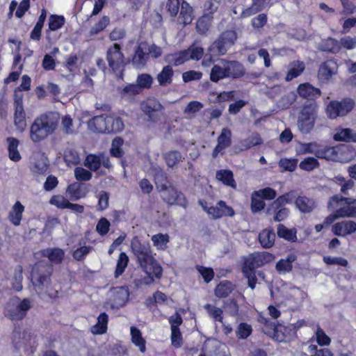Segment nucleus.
<instances>
[{"label":"nucleus","mask_w":356,"mask_h":356,"mask_svg":"<svg viewBox=\"0 0 356 356\" xmlns=\"http://www.w3.org/2000/svg\"><path fill=\"white\" fill-rule=\"evenodd\" d=\"M275 256L268 252H257L250 254L244 261V265L251 269H256L272 262Z\"/></svg>","instance_id":"obj_12"},{"label":"nucleus","mask_w":356,"mask_h":356,"mask_svg":"<svg viewBox=\"0 0 356 356\" xmlns=\"http://www.w3.org/2000/svg\"><path fill=\"white\" fill-rule=\"evenodd\" d=\"M261 143L262 139L260 135L257 132L252 133L250 137L242 140L240 143L243 149H248L253 146L259 145Z\"/></svg>","instance_id":"obj_47"},{"label":"nucleus","mask_w":356,"mask_h":356,"mask_svg":"<svg viewBox=\"0 0 356 356\" xmlns=\"http://www.w3.org/2000/svg\"><path fill=\"white\" fill-rule=\"evenodd\" d=\"M188 52V60H199L202 58L204 54V49L201 47H196L194 44L191 45L188 49H185Z\"/></svg>","instance_id":"obj_62"},{"label":"nucleus","mask_w":356,"mask_h":356,"mask_svg":"<svg viewBox=\"0 0 356 356\" xmlns=\"http://www.w3.org/2000/svg\"><path fill=\"white\" fill-rule=\"evenodd\" d=\"M24 211V207L19 201H17L13 205L11 211L9 213L8 218L10 221L15 226L20 225L22 213Z\"/></svg>","instance_id":"obj_32"},{"label":"nucleus","mask_w":356,"mask_h":356,"mask_svg":"<svg viewBox=\"0 0 356 356\" xmlns=\"http://www.w3.org/2000/svg\"><path fill=\"white\" fill-rule=\"evenodd\" d=\"M298 161L297 159H281L279 166L284 171L293 172L297 168Z\"/></svg>","instance_id":"obj_61"},{"label":"nucleus","mask_w":356,"mask_h":356,"mask_svg":"<svg viewBox=\"0 0 356 356\" xmlns=\"http://www.w3.org/2000/svg\"><path fill=\"white\" fill-rule=\"evenodd\" d=\"M277 236L288 241L295 242L297 241V231L295 228L288 229L282 224H279L277 230Z\"/></svg>","instance_id":"obj_40"},{"label":"nucleus","mask_w":356,"mask_h":356,"mask_svg":"<svg viewBox=\"0 0 356 356\" xmlns=\"http://www.w3.org/2000/svg\"><path fill=\"white\" fill-rule=\"evenodd\" d=\"M54 268L52 264L44 261L37 262L31 270V282L38 292H42L51 284Z\"/></svg>","instance_id":"obj_4"},{"label":"nucleus","mask_w":356,"mask_h":356,"mask_svg":"<svg viewBox=\"0 0 356 356\" xmlns=\"http://www.w3.org/2000/svg\"><path fill=\"white\" fill-rule=\"evenodd\" d=\"M129 261V257L125 252H122L120 254L114 273L115 278L119 277L123 274L126 268L127 267Z\"/></svg>","instance_id":"obj_46"},{"label":"nucleus","mask_w":356,"mask_h":356,"mask_svg":"<svg viewBox=\"0 0 356 356\" xmlns=\"http://www.w3.org/2000/svg\"><path fill=\"white\" fill-rule=\"evenodd\" d=\"M179 19V22L184 25L191 24L193 20V8L185 1L181 3Z\"/></svg>","instance_id":"obj_34"},{"label":"nucleus","mask_w":356,"mask_h":356,"mask_svg":"<svg viewBox=\"0 0 356 356\" xmlns=\"http://www.w3.org/2000/svg\"><path fill=\"white\" fill-rule=\"evenodd\" d=\"M140 108L147 117V121L156 122L159 120L157 113L163 110L164 107L157 99L150 97L140 104Z\"/></svg>","instance_id":"obj_9"},{"label":"nucleus","mask_w":356,"mask_h":356,"mask_svg":"<svg viewBox=\"0 0 356 356\" xmlns=\"http://www.w3.org/2000/svg\"><path fill=\"white\" fill-rule=\"evenodd\" d=\"M259 241L264 248L273 246L275 241V234L272 229H265L259 234Z\"/></svg>","instance_id":"obj_28"},{"label":"nucleus","mask_w":356,"mask_h":356,"mask_svg":"<svg viewBox=\"0 0 356 356\" xmlns=\"http://www.w3.org/2000/svg\"><path fill=\"white\" fill-rule=\"evenodd\" d=\"M221 63L225 66L227 78L237 79L245 74L243 65L238 60L222 59Z\"/></svg>","instance_id":"obj_13"},{"label":"nucleus","mask_w":356,"mask_h":356,"mask_svg":"<svg viewBox=\"0 0 356 356\" xmlns=\"http://www.w3.org/2000/svg\"><path fill=\"white\" fill-rule=\"evenodd\" d=\"M299 95L309 100H315L321 96V92L319 88L314 87L309 83H301L297 89Z\"/></svg>","instance_id":"obj_18"},{"label":"nucleus","mask_w":356,"mask_h":356,"mask_svg":"<svg viewBox=\"0 0 356 356\" xmlns=\"http://www.w3.org/2000/svg\"><path fill=\"white\" fill-rule=\"evenodd\" d=\"M108 303L112 309H118L125 305L129 297L127 286L113 287L110 290Z\"/></svg>","instance_id":"obj_11"},{"label":"nucleus","mask_w":356,"mask_h":356,"mask_svg":"<svg viewBox=\"0 0 356 356\" xmlns=\"http://www.w3.org/2000/svg\"><path fill=\"white\" fill-rule=\"evenodd\" d=\"M154 181L159 193L167 189L172 183L169 181L167 173L160 167H154L152 169Z\"/></svg>","instance_id":"obj_16"},{"label":"nucleus","mask_w":356,"mask_h":356,"mask_svg":"<svg viewBox=\"0 0 356 356\" xmlns=\"http://www.w3.org/2000/svg\"><path fill=\"white\" fill-rule=\"evenodd\" d=\"M333 234L337 236H346L356 232V222L353 220H343L335 223L332 228Z\"/></svg>","instance_id":"obj_17"},{"label":"nucleus","mask_w":356,"mask_h":356,"mask_svg":"<svg viewBox=\"0 0 356 356\" xmlns=\"http://www.w3.org/2000/svg\"><path fill=\"white\" fill-rule=\"evenodd\" d=\"M140 92L136 83H129L122 89L120 94L122 97H130L140 94Z\"/></svg>","instance_id":"obj_60"},{"label":"nucleus","mask_w":356,"mask_h":356,"mask_svg":"<svg viewBox=\"0 0 356 356\" xmlns=\"http://www.w3.org/2000/svg\"><path fill=\"white\" fill-rule=\"evenodd\" d=\"M131 341L137 347L141 353L146 351V341L142 336L141 331L136 327L132 326L130 329Z\"/></svg>","instance_id":"obj_33"},{"label":"nucleus","mask_w":356,"mask_h":356,"mask_svg":"<svg viewBox=\"0 0 356 356\" xmlns=\"http://www.w3.org/2000/svg\"><path fill=\"white\" fill-rule=\"evenodd\" d=\"M296 207L305 213H310L315 208L316 204L313 199L306 196H299L295 200Z\"/></svg>","instance_id":"obj_26"},{"label":"nucleus","mask_w":356,"mask_h":356,"mask_svg":"<svg viewBox=\"0 0 356 356\" xmlns=\"http://www.w3.org/2000/svg\"><path fill=\"white\" fill-rule=\"evenodd\" d=\"M63 159L67 165H78L80 163V157L78 152L72 148H66L63 154Z\"/></svg>","instance_id":"obj_44"},{"label":"nucleus","mask_w":356,"mask_h":356,"mask_svg":"<svg viewBox=\"0 0 356 356\" xmlns=\"http://www.w3.org/2000/svg\"><path fill=\"white\" fill-rule=\"evenodd\" d=\"M122 119L118 116L107 115L106 134H115L124 129Z\"/></svg>","instance_id":"obj_23"},{"label":"nucleus","mask_w":356,"mask_h":356,"mask_svg":"<svg viewBox=\"0 0 356 356\" xmlns=\"http://www.w3.org/2000/svg\"><path fill=\"white\" fill-rule=\"evenodd\" d=\"M174 71L171 65H168L163 67L162 70L157 74L156 79L159 86H165L172 82Z\"/></svg>","instance_id":"obj_31"},{"label":"nucleus","mask_w":356,"mask_h":356,"mask_svg":"<svg viewBox=\"0 0 356 356\" xmlns=\"http://www.w3.org/2000/svg\"><path fill=\"white\" fill-rule=\"evenodd\" d=\"M317 48L321 51L336 54L339 51L340 45L337 40L330 37L323 40Z\"/></svg>","instance_id":"obj_27"},{"label":"nucleus","mask_w":356,"mask_h":356,"mask_svg":"<svg viewBox=\"0 0 356 356\" xmlns=\"http://www.w3.org/2000/svg\"><path fill=\"white\" fill-rule=\"evenodd\" d=\"M204 309L207 311L209 316L216 321H222V310L220 308L212 306L210 304H206L204 305Z\"/></svg>","instance_id":"obj_63"},{"label":"nucleus","mask_w":356,"mask_h":356,"mask_svg":"<svg viewBox=\"0 0 356 356\" xmlns=\"http://www.w3.org/2000/svg\"><path fill=\"white\" fill-rule=\"evenodd\" d=\"M237 34L234 30L222 32L209 47V51L213 56L225 55L236 41Z\"/></svg>","instance_id":"obj_5"},{"label":"nucleus","mask_w":356,"mask_h":356,"mask_svg":"<svg viewBox=\"0 0 356 356\" xmlns=\"http://www.w3.org/2000/svg\"><path fill=\"white\" fill-rule=\"evenodd\" d=\"M305 70V64L303 62L298 61L296 66L291 67L287 74L286 79V81H291L294 78L298 77Z\"/></svg>","instance_id":"obj_64"},{"label":"nucleus","mask_w":356,"mask_h":356,"mask_svg":"<svg viewBox=\"0 0 356 356\" xmlns=\"http://www.w3.org/2000/svg\"><path fill=\"white\" fill-rule=\"evenodd\" d=\"M22 267L21 265H17L15 269V273L12 281L13 288L15 291H20L22 289Z\"/></svg>","instance_id":"obj_53"},{"label":"nucleus","mask_w":356,"mask_h":356,"mask_svg":"<svg viewBox=\"0 0 356 356\" xmlns=\"http://www.w3.org/2000/svg\"><path fill=\"white\" fill-rule=\"evenodd\" d=\"M108 321V314L105 312H102L97 318V324L92 327V332L96 334L105 333L107 330Z\"/></svg>","instance_id":"obj_41"},{"label":"nucleus","mask_w":356,"mask_h":356,"mask_svg":"<svg viewBox=\"0 0 356 356\" xmlns=\"http://www.w3.org/2000/svg\"><path fill=\"white\" fill-rule=\"evenodd\" d=\"M338 68L335 60L330 59L323 63L318 70V76L321 79L328 80L337 72Z\"/></svg>","instance_id":"obj_19"},{"label":"nucleus","mask_w":356,"mask_h":356,"mask_svg":"<svg viewBox=\"0 0 356 356\" xmlns=\"http://www.w3.org/2000/svg\"><path fill=\"white\" fill-rule=\"evenodd\" d=\"M107 116L104 115L95 116L88 122V129L94 132L105 133L106 130Z\"/></svg>","instance_id":"obj_20"},{"label":"nucleus","mask_w":356,"mask_h":356,"mask_svg":"<svg viewBox=\"0 0 356 356\" xmlns=\"http://www.w3.org/2000/svg\"><path fill=\"white\" fill-rule=\"evenodd\" d=\"M188 60H189L188 52L186 50H182L174 54H170L166 55L165 57V61L170 65H172L174 66H179Z\"/></svg>","instance_id":"obj_24"},{"label":"nucleus","mask_w":356,"mask_h":356,"mask_svg":"<svg viewBox=\"0 0 356 356\" xmlns=\"http://www.w3.org/2000/svg\"><path fill=\"white\" fill-rule=\"evenodd\" d=\"M12 343L17 350L23 348L24 352L29 350L31 336L30 333L24 330L19 325L14 324V329L12 333Z\"/></svg>","instance_id":"obj_10"},{"label":"nucleus","mask_w":356,"mask_h":356,"mask_svg":"<svg viewBox=\"0 0 356 356\" xmlns=\"http://www.w3.org/2000/svg\"><path fill=\"white\" fill-rule=\"evenodd\" d=\"M318 166V161L316 158L312 156L305 158L299 164V167L300 169L309 172L312 171L315 168H317Z\"/></svg>","instance_id":"obj_54"},{"label":"nucleus","mask_w":356,"mask_h":356,"mask_svg":"<svg viewBox=\"0 0 356 356\" xmlns=\"http://www.w3.org/2000/svg\"><path fill=\"white\" fill-rule=\"evenodd\" d=\"M6 140L8 143V150L10 159L15 162L19 161L22 159L17 149L19 140L13 137H8Z\"/></svg>","instance_id":"obj_36"},{"label":"nucleus","mask_w":356,"mask_h":356,"mask_svg":"<svg viewBox=\"0 0 356 356\" xmlns=\"http://www.w3.org/2000/svg\"><path fill=\"white\" fill-rule=\"evenodd\" d=\"M231 137V131L228 128H223L218 137V144L225 149L229 147L232 144Z\"/></svg>","instance_id":"obj_52"},{"label":"nucleus","mask_w":356,"mask_h":356,"mask_svg":"<svg viewBox=\"0 0 356 356\" xmlns=\"http://www.w3.org/2000/svg\"><path fill=\"white\" fill-rule=\"evenodd\" d=\"M33 307V301L30 298L21 299L17 296L10 298L3 309V315L12 322L22 321L28 312Z\"/></svg>","instance_id":"obj_3"},{"label":"nucleus","mask_w":356,"mask_h":356,"mask_svg":"<svg viewBox=\"0 0 356 356\" xmlns=\"http://www.w3.org/2000/svg\"><path fill=\"white\" fill-rule=\"evenodd\" d=\"M123 142L122 138L120 137H116L113 140L111 148L110 149V154L112 156L121 158L123 156L124 152L121 148L123 145Z\"/></svg>","instance_id":"obj_51"},{"label":"nucleus","mask_w":356,"mask_h":356,"mask_svg":"<svg viewBox=\"0 0 356 356\" xmlns=\"http://www.w3.org/2000/svg\"><path fill=\"white\" fill-rule=\"evenodd\" d=\"M65 24V18L62 15H51L49 18V29L55 31L60 29Z\"/></svg>","instance_id":"obj_55"},{"label":"nucleus","mask_w":356,"mask_h":356,"mask_svg":"<svg viewBox=\"0 0 356 356\" xmlns=\"http://www.w3.org/2000/svg\"><path fill=\"white\" fill-rule=\"evenodd\" d=\"M270 0H252V5L243 10L241 14L243 18L253 15L261 11Z\"/></svg>","instance_id":"obj_30"},{"label":"nucleus","mask_w":356,"mask_h":356,"mask_svg":"<svg viewBox=\"0 0 356 356\" xmlns=\"http://www.w3.org/2000/svg\"><path fill=\"white\" fill-rule=\"evenodd\" d=\"M66 192L72 200L76 201L86 197V191L84 190L83 184L74 182L67 186Z\"/></svg>","instance_id":"obj_25"},{"label":"nucleus","mask_w":356,"mask_h":356,"mask_svg":"<svg viewBox=\"0 0 356 356\" xmlns=\"http://www.w3.org/2000/svg\"><path fill=\"white\" fill-rule=\"evenodd\" d=\"M227 78L225 66L213 65L210 72V80L212 82L217 83L220 80Z\"/></svg>","instance_id":"obj_45"},{"label":"nucleus","mask_w":356,"mask_h":356,"mask_svg":"<svg viewBox=\"0 0 356 356\" xmlns=\"http://www.w3.org/2000/svg\"><path fill=\"white\" fill-rule=\"evenodd\" d=\"M83 165L90 171L97 172L101 167L99 154H90L86 156Z\"/></svg>","instance_id":"obj_42"},{"label":"nucleus","mask_w":356,"mask_h":356,"mask_svg":"<svg viewBox=\"0 0 356 356\" xmlns=\"http://www.w3.org/2000/svg\"><path fill=\"white\" fill-rule=\"evenodd\" d=\"M242 272L244 276L248 279V286L254 289L257 283V277L255 275V269H251L245 265H243Z\"/></svg>","instance_id":"obj_57"},{"label":"nucleus","mask_w":356,"mask_h":356,"mask_svg":"<svg viewBox=\"0 0 356 356\" xmlns=\"http://www.w3.org/2000/svg\"><path fill=\"white\" fill-rule=\"evenodd\" d=\"M163 159L168 167L173 168L177 163L184 159V157L178 150H170L163 154Z\"/></svg>","instance_id":"obj_38"},{"label":"nucleus","mask_w":356,"mask_h":356,"mask_svg":"<svg viewBox=\"0 0 356 356\" xmlns=\"http://www.w3.org/2000/svg\"><path fill=\"white\" fill-rule=\"evenodd\" d=\"M159 193H161V197L163 202L169 205H178L185 209L188 206V202L185 195L182 192L177 190L172 184Z\"/></svg>","instance_id":"obj_8"},{"label":"nucleus","mask_w":356,"mask_h":356,"mask_svg":"<svg viewBox=\"0 0 356 356\" xmlns=\"http://www.w3.org/2000/svg\"><path fill=\"white\" fill-rule=\"evenodd\" d=\"M297 259V256L291 253L287 255L286 259H280L275 266L276 270L280 273H289L292 270L293 268V262H294Z\"/></svg>","instance_id":"obj_22"},{"label":"nucleus","mask_w":356,"mask_h":356,"mask_svg":"<svg viewBox=\"0 0 356 356\" xmlns=\"http://www.w3.org/2000/svg\"><path fill=\"white\" fill-rule=\"evenodd\" d=\"M153 83V78L149 74L143 73L138 75L136 78V85L140 90L149 89Z\"/></svg>","instance_id":"obj_48"},{"label":"nucleus","mask_w":356,"mask_h":356,"mask_svg":"<svg viewBox=\"0 0 356 356\" xmlns=\"http://www.w3.org/2000/svg\"><path fill=\"white\" fill-rule=\"evenodd\" d=\"M345 148H348V147L345 145H340L335 147H325L321 149H316V156L327 161H340L341 158L339 154Z\"/></svg>","instance_id":"obj_15"},{"label":"nucleus","mask_w":356,"mask_h":356,"mask_svg":"<svg viewBox=\"0 0 356 356\" xmlns=\"http://www.w3.org/2000/svg\"><path fill=\"white\" fill-rule=\"evenodd\" d=\"M74 177L78 181H86L92 179V174L90 170L76 167L74 169Z\"/></svg>","instance_id":"obj_58"},{"label":"nucleus","mask_w":356,"mask_h":356,"mask_svg":"<svg viewBox=\"0 0 356 356\" xmlns=\"http://www.w3.org/2000/svg\"><path fill=\"white\" fill-rule=\"evenodd\" d=\"M355 106V101L351 98H343L341 101L332 100L327 106L326 113L329 118L336 119L346 116Z\"/></svg>","instance_id":"obj_7"},{"label":"nucleus","mask_w":356,"mask_h":356,"mask_svg":"<svg viewBox=\"0 0 356 356\" xmlns=\"http://www.w3.org/2000/svg\"><path fill=\"white\" fill-rule=\"evenodd\" d=\"M266 204L264 200L258 195H254V191L251 195L250 209L252 213H257L265 208Z\"/></svg>","instance_id":"obj_50"},{"label":"nucleus","mask_w":356,"mask_h":356,"mask_svg":"<svg viewBox=\"0 0 356 356\" xmlns=\"http://www.w3.org/2000/svg\"><path fill=\"white\" fill-rule=\"evenodd\" d=\"M315 119L309 117L300 116L298 121L299 130L302 134H309L313 129Z\"/></svg>","instance_id":"obj_43"},{"label":"nucleus","mask_w":356,"mask_h":356,"mask_svg":"<svg viewBox=\"0 0 356 356\" xmlns=\"http://www.w3.org/2000/svg\"><path fill=\"white\" fill-rule=\"evenodd\" d=\"M252 332V326L247 323H241L237 326L235 333L238 339H246Z\"/></svg>","instance_id":"obj_49"},{"label":"nucleus","mask_w":356,"mask_h":356,"mask_svg":"<svg viewBox=\"0 0 356 356\" xmlns=\"http://www.w3.org/2000/svg\"><path fill=\"white\" fill-rule=\"evenodd\" d=\"M148 60L147 43L141 42L136 47L131 60V64L136 69L141 70L146 66Z\"/></svg>","instance_id":"obj_14"},{"label":"nucleus","mask_w":356,"mask_h":356,"mask_svg":"<svg viewBox=\"0 0 356 356\" xmlns=\"http://www.w3.org/2000/svg\"><path fill=\"white\" fill-rule=\"evenodd\" d=\"M216 179L222 181L225 185L233 188H236V184L234 179V174L229 170H220L216 172Z\"/></svg>","instance_id":"obj_35"},{"label":"nucleus","mask_w":356,"mask_h":356,"mask_svg":"<svg viewBox=\"0 0 356 356\" xmlns=\"http://www.w3.org/2000/svg\"><path fill=\"white\" fill-rule=\"evenodd\" d=\"M234 289V285L229 281L220 282L215 289V295L218 298L227 297Z\"/></svg>","instance_id":"obj_37"},{"label":"nucleus","mask_w":356,"mask_h":356,"mask_svg":"<svg viewBox=\"0 0 356 356\" xmlns=\"http://www.w3.org/2000/svg\"><path fill=\"white\" fill-rule=\"evenodd\" d=\"M111 22L110 17L104 15L97 23H95L90 29L88 36L92 38L99 33L102 32Z\"/></svg>","instance_id":"obj_39"},{"label":"nucleus","mask_w":356,"mask_h":356,"mask_svg":"<svg viewBox=\"0 0 356 356\" xmlns=\"http://www.w3.org/2000/svg\"><path fill=\"white\" fill-rule=\"evenodd\" d=\"M59 115L49 112L36 118L30 127V138L34 143H39L55 132L57 129Z\"/></svg>","instance_id":"obj_2"},{"label":"nucleus","mask_w":356,"mask_h":356,"mask_svg":"<svg viewBox=\"0 0 356 356\" xmlns=\"http://www.w3.org/2000/svg\"><path fill=\"white\" fill-rule=\"evenodd\" d=\"M170 237L167 234H157L152 236V241L154 246L159 249H164L166 244L169 242Z\"/></svg>","instance_id":"obj_59"},{"label":"nucleus","mask_w":356,"mask_h":356,"mask_svg":"<svg viewBox=\"0 0 356 356\" xmlns=\"http://www.w3.org/2000/svg\"><path fill=\"white\" fill-rule=\"evenodd\" d=\"M226 312L232 316H237L239 315V307L236 300L234 298H230L224 302L223 306Z\"/></svg>","instance_id":"obj_56"},{"label":"nucleus","mask_w":356,"mask_h":356,"mask_svg":"<svg viewBox=\"0 0 356 356\" xmlns=\"http://www.w3.org/2000/svg\"><path fill=\"white\" fill-rule=\"evenodd\" d=\"M41 254L55 264L61 263L64 257V252L60 248H47L42 250Z\"/></svg>","instance_id":"obj_29"},{"label":"nucleus","mask_w":356,"mask_h":356,"mask_svg":"<svg viewBox=\"0 0 356 356\" xmlns=\"http://www.w3.org/2000/svg\"><path fill=\"white\" fill-rule=\"evenodd\" d=\"M106 60L113 73L116 74H120V76H122L127 62L125 61L124 54L121 51L120 44L115 43L108 49Z\"/></svg>","instance_id":"obj_6"},{"label":"nucleus","mask_w":356,"mask_h":356,"mask_svg":"<svg viewBox=\"0 0 356 356\" xmlns=\"http://www.w3.org/2000/svg\"><path fill=\"white\" fill-rule=\"evenodd\" d=\"M335 141L356 143V131L350 128H339L334 134Z\"/></svg>","instance_id":"obj_21"},{"label":"nucleus","mask_w":356,"mask_h":356,"mask_svg":"<svg viewBox=\"0 0 356 356\" xmlns=\"http://www.w3.org/2000/svg\"><path fill=\"white\" fill-rule=\"evenodd\" d=\"M131 250L136 263L148 275L151 282L153 277L160 279L163 274V268L154 257L149 242L141 241L138 236H134L131 241Z\"/></svg>","instance_id":"obj_1"}]
</instances>
